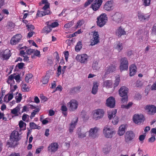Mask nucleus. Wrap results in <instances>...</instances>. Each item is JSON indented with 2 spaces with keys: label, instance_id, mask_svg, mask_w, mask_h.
Returning <instances> with one entry per match:
<instances>
[{
  "label": "nucleus",
  "instance_id": "30",
  "mask_svg": "<svg viewBox=\"0 0 156 156\" xmlns=\"http://www.w3.org/2000/svg\"><path fill=\"white\" fill-rule=\"evenodd\" d=\"M50 75V73L49 72L46 73L45 76L43 78L42 81L43 84H46L48 82Z\"/></svg>",
  "mask_w": 156,
  "mask_h": 156
},
{
  "label": "nucleus",
  "instance_id": "34",
  "mask_svg": "<svg viewBox=\"0 0 156 156\" xmlns=\"http://www.w3.org/2000/svg\"><path fill=\"white\" fill-rule=\"evenodd\" d=\"M117 113V110L114 109L112 111L109 112H108V118L109 119H111L115 117V114Z\"/></svg>",
  "mask_w": 156,
  "mask_h": 156
},
{
  "label": "nucleus",
  "instance_id": "29",
  "mask_svg": "<svg viewBox=\"0 0 156 156\" xmlns=\"http://www.w3.org/2000/svg\"><path fill=\"white\" fill-rule=\"evenodd\" d=\"M11 55V54L10 50L7 49L5 50L4 51L2 57L5 59H8Z\"/></svg>",
  "mask_w": 156,
  "mask_h": 156
},
{
  "label": "nucleus",
  "instance_id": "43",
  "mask_svg": "<svg viewBox=\"0 0 156 156\" xmlns=\"http://www.w3.org/2000/svg\"><path fill=\"white\" fill-rule=\"evenodd\" d=\"M33 76L31 74H27L25 78V80L26 82L28 83L29 81V80L31 79Z\"/></svg>",
  "mask_w": 156,
  "mask_h": 156
},
{
  "label": "nucleus",
  "instance_id": "55",
  "mask_svg": "<svg viewBox=\"0 0 156 156\" xmlns=\"http://www.w3.org/2000/svg\"><path fill=\"white\" fill-rule=\"evenodd\" d=\"M155 140V138L154 135H152V136L148 139V142L151 143L154 142Z\"/></svg>",
  "mask_w": 156,
  "mask_h": 156
},
{
  "label": "nucleus",
  "instance_id": "62",
  "mask_svg": "<svg viewBox=\"0 0 156 156\" xmlns=\"http://www.w3.org/2000/svg\"><path fill=\"white\" fill-rule=\"evenodd\" d=\"M34 51V49H30L27 50L26 51V54L30 55L31 54L33 53Z\"/></svg>",
  "mask_w": 156,
  "mask_h": 156
},
{
  "label": "nucleus",
  "instance_id": "54",
  "mask_svg": "<svg viewBox=\"0 0 156 156\" xmlns=\"http://www.w3.org/2000/svg\"><path fill=\"white\" fill-rule=\"evenodd\" d=\"M93 0H87V1L85 2L84 4V7H87L91 3Z\"/></svg>",
  "mask_w": 156,
  "mask_h": 156
},
{
  "label": "nucleus",
  "instance_id": "3",
  "mask_svg": "<svg viewBox=\"0 0 156 156\" xmlns=\"http://www.w3.org/2000/svg\"><path fill=\"white\" fill-rule=\"evenodd\" d=\"M135 136V134L131 130L126 131L124 135L125 141L129 143L133 140Z\"/></svg>",
  "mask_w": 156,
  "mask_h": 156
},
{
  "label": "nucleus",
  "instance_id": "16",
  "mask_svg": "<svg viewBox=\"0 0 156 156\" xmlns=\"http://www.w3.org/2000/svg\"><path fill=\"white\" fill-rule=\"evenodd\" d=\"M22 38L20 34H17L13 36L10 41V43L12 45H16L17 44Z\"/></svg>",
  "mask_w": 156,
  "mask_h": 156
},
{
  "label": "nucleus",
  "instance_id": "31",
  "mask_svg": "<svg viewBox=\"0 0 156 156\" xmlns=\"http://www.w3.org/2000/svg\"><path fill=\"white\" fill-rule=\"evenodd\" d=\"M125 126L124 125H121L119 128L118 133L120 136L123 135L125 132Z\"/></svg>",
  "mask_w": 156,
  "mask_h": 156
},
{
  "label": "nucleus",
  "instance_id": "35",
  "mask_svg": "<svg viewBox=\"0 0 156 156\" xmlns=\"http://www.w3.org/2000/svg\"><path fill=\"white\" fill-rule=\"evenodd\" d=\"M138 16L139 20L141 21H144L149 18V16H146L144 15V14L140 13H138Z\"/></svg>",
  "mask_w": 156,
  "mask_h": 156
},
{
  "label": "nucleus",
  "instance_id": "22",
  "mask_svg": "<svg viewBox=\"0 0 156 156\" xmlns=\"http://www.w3.org/2000/svg\"><path fill=\"white\" fill-rule=\"evenodd\" d=\"M126 32L124 29H123L121 27H119L117 30L116 32V35L119 37H121L122 35L126 34Z\"/></svg>",
  "mask_w": 156,
  "mask_h": 156
},
{
  "label": "nucleus",
  "instance_id": "12",
  "mask_svg": "<svg viewBox=\"0 0 156 156\" xmlns=\"http://www.w3.org/2000/svg\"><path fill=\"white\" fill-rule=\"evenodd\" d=\"M93 37L91 41L90 45H94L99 42V35L98 32L94 31L93 33Z\"/></svg>",
  "mask_w": 156,
  "mask_h": 156
},
{
  "label": "nucleus",
  "instance_id": "63",
  "mask_svg": "<svg viewBox=\"0 0 156 156\" xmlns=\"http://www.w3.org/2000/svg\"><path fill=\"white\" fill-rule=\"evenodd\" d=\"M72 26V23L71 22L65 24V25H64V27L66 28H68L71 27Z\"/></svg>",
  "mask_w": 156,
  "mask_h": 156
},
{
  "label": "nucleus",
  "instance_id": "24",
  "mask_svg": "<svg viewBox=\"0 0 156 156\" xmlns=\"http://www.w3.org/2000/svg\"><path fill=\"white\" fill-rule=\"evenodd\" d=\"M136 67L133 64L129 67V75L131 76H134L136 73Z\"/></svg>",
  "mask_w": 156,
  "mask_h": 156
},
{
  "label": "nucleus",
  "instance_id": "56",
  "mask_svg": "<svg viewBox=\"0 0 156 156\" xmlns=\"http://www.w3.org/2000/svg\"><path fill=\"white\" fill-rule=\"evenodd\" d=\"M27 111H28V108L27 107V106L25 105L23 107V109L21 112H19V113L20 114H21V113H23L24 112Z\"/></svg>",
  "mask_w": 156,
  "mask_h": 156
},
{
  "label": "nucleus",
  "instance_id": "9",
  "mask_svg": "<svg viewBox=\"0 0 156 156\" xmlns=\"http://www.w3.org/2000/svg\"><path fill=\"white\" fill-rule=\"evenodd\" d=\"M98 129L96 127L90 129L89 131V136L93 139L98 137Z\"/></svg>",
  "mask_w": 156,
  "mask_h": 156
},
{
  "label": "nucleus",
  "instance_id": "45",
  "mask_svg": "<svg viewBox=\"0 0 156 156\" xmlns=\"http://www.w3.org/2000/svg\"><path fill=\"white\" fill-rule=\"evenodd\" d=\"M15 74L14 73L13 74L11 75L10 76H9L8 79V80L7 81V82L8 84L10 83V82H9V80H13L14 78V75H15Z\"/></svg>",
  "mask_w": 156,
  "mask_h": 156
},
{
  "label": "nucleus",
  "instance_id": "2",
  "mask_svg": "<svg viewBox=\"0 0 156 156\" xmlns=\"http://www.w3.org/2000/svg\"><path fill=\"white\" fill-rule=\"evenodd\" d=\"M97 23L98 26L100 27H102L107 22L108 18L105 14L102 13L97 17Z\"/></svg>",
  "mask_w": 156,
  "mask_h": 156
},
{
  "label": "nucleus",
  "instance_id": "11",
  "mask_svg": "<svg viewBox=\"0 0 156 156\" xmlns=\"http://www.w3.org/2000/svg\"><path fill=\"white\" fill-rule=\"evenodd\" d=\"M145 108L147 110V113L149 115H152L156 113V106L154 105H147Z\"/></svg>",
  "mask_w": 156,
  "mask_h": 156
},
{
  "label": "nucleus",
  "instance_id": "26",
  "mask_svg": "<svg viewBox=\"0 0 156 156\" xmlns=\"http://www.w3.org/2000/svg\"><path fill=\"white\" fill-rule=\"evenodd\" d=\"M121 16L120 13H116L113 16L112 19L114 21L119 23L121 21Z\"/></svg>",
  "mask_w": 156,
  "mask_h": 156
},
{
  "label": "nucleus",
  "instance_id": "36",
  "mask_svg": "<svg viewBox=\"0 0 156 156\" xmlns=\"http://www.w3.org/2000/svg\"><path fill=\"white\" fill-rule=\"evenodd\" d=\"M81 87L78 86L72 88L70 90V92L72 93H77L80 92Z\"/></svg>",
  "mask_w": 156,
  "mask_h": 156
},
{
  "label": "nucleus",
  "instance_id": "52",
  "mask_svg": "<svg viewBox=\"0 0 156 156\" xmlns=\"http://www.w3.org/2000/svg\"><path fill=\"white\" fill-rule=\"evenodd\" d=\"M151 33L152 35H156V24H155L153 27Z\"/></svg>",
  "mask_w": 156,
  "mask_h": 156
},
{
  "label": "nucleus",
  "instance_id": "5",
  "mask_svg": "<svg viewBox=\"0 0 156 156\" xmlns=\"http://www.w3.org/2000/svg\"><path fill=\"white\" fill-rule=\"evenodd\" d=\"M87 132L88 130L86 128L83 127L77 129L76 134L78 136V137L83 138L86 137L87 136L86 133Z\"/></svg>",
  "mask_w": 156,
  "mask_h": 156
},
{
  "label": "nucleus",
  "instance_id": "51",
  "mask_svg": "<svg viewBox=\"0 0 156 156\" xmlns=\"http://www.w3.org/2000/svg\"><path fill=\"white\" fill-rule=\"evenodd\" d=\"M26 27H27L28 30V31L33 30L34 29V26L32 25H27Z\"/></svg>",
  "mask_w": 156,
  "mask_h": 156
},
{
  "label": "nucleus",
  "instance_id": "14",
  "mask_svg": "<svg viewBox=\"0 0 156 156\" xmlns=\"http://www.w3.org/2000/svg\"><path fill=\"white\" fill-rule=\"evenodd\" d=\"M21 136L18 132L16 130H14L11 133L10 139L12 140H14L19 141L21 139Z\"/></svg>",
  "mask_w": 156,
  "mask_h": 156
},
{
  "label": "nucleus",
  "instance_id": "42",
  "mask_svg": "<svg viewBox=\"0 0 156 156\" xmlns=\"http://www.w3.org/2000/svg\"><path fill=\"white\" fill-rule=\"evenodd\" d=\"M143 85V82L140 80H137L136 83V86L137 87L141 88Z\"/></svg>",
  "mask_w": 156,
  "mask_h": 156
},
{
  "label": "nucleus",
  "instance_id": "18",
  "mask_svg": "<svg viewBox=\"0 0 156 156\" xmlns=\"http://www.w3.org/2000/svg\"><path fill=\"white\" fill-rule=\"evenodd\" d=\"M58 145L56 143H53L51 144L48 146V150L50 152H55L58 148Z\"/></svg>",
  "mask_w": 156,
  "mask_h": 156
},
{
  "label": "nucleus",
  "instance_id": "50",
  "mask_svg": "<svg viewBox=\"0 0 156 156\" xmlns=\"http://www.w3.org/2000/svg\"><path fill=\"white\" fill-rule=\"evenodd\" d=\"M59 24L57 22H55L49 24V26L51 28H54L55 27H57L58 25Z\"/></svg>",
  "mask_w": 156,
  "mask_h": 156
},
{
  "label": "nucleus",
  "instance_id": "15",
  "mask_svg": "<svg viewBox=\"0 0 156 156\" xmlns=\"http://www.w3.org/2000/svg\"><path fill=\"white\" fill-rule=\"evenodd\" d=\"M144 120V116L142 115H135L133 117V122L136 124H140L143 122Z\"/></svg>",
  "mask_w": 156,
  "mask_h": 156
},
{
  "label": "nucleus",
  "instance_id": "38",
  "mask_svg": "<svg viewBox=\"0 0 156 156\" xmlns=\"http://www.w3.org/2000/svg\"><path fill=\"white\" fill-rule=\"evenodd\" d=\"M116 69V67L115 66H111L107 69L106 72V73L108 74L110 73L114 72Z\"/></svg>",
  "mask_w": 156,
  "mask_h": 156
},
{
  "label": "nucleus",
  "instance_id": "4",
  "mask_svg": "<svg viewBox=\"0 0 156 156\" xmlns=\"http://www.w3.org/2000/svg\"><path fill=\"white\" fill-rule=\"evenodd\" d=\"M103 132L105 136L107 138H111L113 134L115 133V132L112 129L107 126L104 127Z\"/></svg>",
  "mask_w": 156,
  "mask_h": 156
},
{
  "label": "nucleus",
  "instance_id": "25",
  "mask_svg": "<svg viewBox=\"0 0 156 156\" xmlns=\"http://www.w3.org/2000/svg\"><path fill=\"white\" fill-rule=\"evenodd\" d=\"M111 149V145L108 143L103 148V151L105 154H107L109 153Z\"/></svg>",
  "mask_w": 156,
  "mask_h": 156
},
{
  "label": "nucleus",
  "instance_id": "27",
  "mask_svg": "<svg viewBox=\"0 0 156 156\" xmlns=\"http://www.w3.org/2000/svg\"><path fill=\"white\" fill-rule=\"evenodd\" d=\"M46 24L47 26L44 28L42 31L43 33L47 34L51 31V29L49 26V22H46Z\"/></svg>",
  "mask_w": 156,
  "mask_h": 156
},
{
  "label": "nucleus",
  "instance_id": "33",
  "mask_svg": "<svg viewBox=\"0 0 156 156\" xmlns=\"http://www.w3.org/2000/svg\"><path fill=\"white\" fill-rule=\"evenodd\" d=\"M112 85V81L111 80H106L104 82L103 86L106 88H111Z\"/></svg>",
  "mask_w": 156,
  "mask_h": 156
},
{
  "label": "nucleus",
  "instance_id": "46",
  "mask_svg": "<svg viewBox=\"0 0 156 156\" xmlns=\"http://www.w3.org/2000/svg\"><path fill=\"white\" fill-rule=\"evenodd\" d=\"M143 5L145 6H149L150 4L151 0H142Z\"/></svg>",
  "mask_w": 156,
  "mask_h": 156
},
{
  "label": "nucleus",
  "instance_id": "53",
  "mask_svg": "<svg viewBox=\"0 0 156 156\" xmlns=\"http://www.w3.org/2000/svg\"><path fill=\"white\" fill-rule=\"evenodd\" d=\"M24 65V63L22 62H21L18 63L16 66H18L19 69H22Z\"/></svg>",
  "mask_w": 156,
  "mask_h": 156
},
{
  "label": "nucleus",
  "instance_id": "10",
  "mask_svg": "<svg viewBox=\"0 0 156 156\" xmlns=\"http://www.w3.org/2000/svg\"><path fill=\"white\" fill-rule=\"evenodd\" d=\"M115 99L112 96L109 97L106 100V105L110 108H114L115 105Z\"/></svg>",
  "mask_w": 156,
  "mask_h": 156
},
{
  "label": "nucleus",
  "instance_id": "60",
  "mask_svg": "<svg viewBox=\"0 0 156 156\" xmlns=\"http://www.w3.org/2000/svg\"><path fill=\"white\" fill-rule=\"evenodd\" d=\"M84 23V21L83 20H80L78 21L77 23V27H80Z\"/></svg>",
  "mask_w": 156,
  "mask_h": 156
},
{
  "label": "nucleus",
  "instance_id": "23",
  "mask_svg": "<svg viewBox=\"0 0 156 156\" xmlns=\"http://www.w3.org/2000/svg\"><path fill=\"white\" fill-rule=\"evenodd\" d=\"M98 59H94L92 64V67L93 70H98L100 68V65L98 64L99 62Z\"/></svg>",
  "mask_w": 156,
  "mask_h": 156
},
{
  "label": "nucleus",
  "instance_id": "6",
  "mask_svg": "<svg viewBox=\"0 0 156 156\" xmlns=\"http://www.w3.org/2000/svg\"><path fill=\"white\" fill-rule=\"evenodd\" d=\"M104 113V111L102 109L96 110L93 114V118L95 120L99 119L103 117Z\"/></svg>",
  "mask_w": 156,
  "mask_h": 156
},
{
  "label": "nucleus",
  "instance_id": "32",
  "mask_svg": "<svg viewBox=\"0 0 156 156\" xmlns=\"http://www.w3.org/2000/svg\"><path fill=\"white\" fill-rule=\"evenodd\" d=\"M98 85L97 82H94L93 83V86L92 88V93L94 94H95L98 90Z\"/></svg>",
  "mask_w": 156,
  "mask_h": 156
},
{
  "label": "nucleus",
  "instance_id": "19",
  "mask_svg": "<svg viewBox=\"0 0 156 156\" xmlns=\"http://www.w3.org/2000/svg\"><path fill=\"white\" fill-rule=\"evenodd\" d=\"M19 143L18 141L14 140H11L10 139H9V141L7 142L6 144L7 145H9V147L13 148L15 147Z\"/></svg>",
  "mask_w": 156,
  "mask_h": 156
},
{
  "label": "nucleus",
  "instance_id": "47",
  "mask_svg": "<svg viewBox=\"0 0 156 156\" xmlns=\"http://www.w3.org/2000/svg\"><path fill=\"white\" fill-rule=\"evenodd\" d=\"M112 122L114 125H116L118 122L119 121V119L118 118L117 116H115L112 119Z\"/></svg>",
  "mask_w": 156,
  "mask_h": 156
},
{
  "label": "nucleus",
  "instance_id": "44",
  "mask_svg": "<svg viewBox=\"0 0 156 156\" xmlns=\"http://www.w3.org/2000/svg\"><path fill=\"white\" fill-rule=\"evenodd\" d=\"M40 109L38 108H36L35 110L33 111V112L31 113V115L30 116V118L32 119L34 117L35 115L37 114V112H39Z\"/></svg>",
  "mask_w": 156,
  "mask_h": 156
},
{
  "label": "nucleus",
  "instance_id": "59",
  "mask_svg": "<svg viewBox=\"0 0 156 156\" xmlns=\"http://www.w3.org/2000/svg\"><path fill=\"white\" fill-rule=\"evenodd\" d=\"M61 70H62V67L60 66H59L57 69V75H58V76H59L60 75L61 73Z\"/></svg>",
  "mask_w": 156,
  "mask_h": 156
},
{
  "label": "nucleus",
  "instance_id": "39",
  "mask_svg": "<svg viewBox=\"0 0 156 156\" xmlns=\"http://www.w3.org/2000/svg\"><path fill=\"white\" fill-rule=\"evenodd\" d=\"M82 47V43L80 41H79L75 47V51L77 52L79 51Z\"/></svg>",
  "mask_w": 156,
  "mask_h": 156
},
{
  "label": "nucleus",
  "instance_id": "1",
  "mask_svg": "<svg viewBox=\"0 0 156 156\" xmlns=\"http://www.w3.org/2000/svg\"><path fill=\"white\" fill-rule=\"evenodd\" d=\"M128 88L125 86L121 87L119 90V94L121 97H122L121 101L123 103L127 102L128 100Z\"/></svg>",
  "mask_w": 156,
  "mask_h": 156
},
{
  "label": "nucleus",
  "instance_id": "7",
  "mask_svg": "<svg viewBox=\"0 0 156 156\" xmlns=\"http://www.w3.org/2000/svg\"><path fill=\"white\" fill-rule=\"evenodd\" d=\"M120 69L121 71L128 69V62L127 59L126 58H121L120 61Z\"/></svg>",
  "mask_w": 156,
  "mask_h": 156
},
{
  "label": "nucleus",
  "instance_id": "20",
  "mask_svg": "<svg viewBox=\"0 0 156 156\" xmlns=\"http://www.w3.org/2000/svg\"><path fill=\"white\" fill-rule=\"evenodd\" d=\"M104 9L107 11H110L113 9V4L111 1L107 2L104 6Z\"/></svg>",
  "mask_w": 156,
  "mask_h": 156
},
{
  "label": "nucleus",
  "instance_id": "64",
  "mask_svg": "<svg viewBox=\"0 0 156 156\" xmlns=\"http://www.w3.org/2000/svg\"><path fill=\"white\" fill-rule=\"evenodd\" d=\"M40 98L42 100V101H41L42 102L43 101V102H44L45 101H47L48 99L47 98H46L45 96H44L43 95H41Z\"/></svg>",
  "mask_w": 156,
  "mask_h": 156
},
{
  "label": "nucleus",
  "instance_id": "61",
  "mask_svg": "<svg viewBox=\"0 0 156 156\" xmlns=\"http://www.w3.org/2000/svg\"><path fill=\"white\" fill-rule=\"evenodd\" d=\"M19 127L20 129L23 128L24 124H25V126H26V124L25 123L23 122L21 120L19 122Z\"/></svg>",
  "mask_w": 156,
  "mask_h": 156
},
{
  "label": "nucleus",
  "instance_id": "37",
  "mask_svg": "<svg viewBox=\"0 0 156 156\" xmlns=\"http://www.w3.org/2000/svg\"><path fill=\"white\" fill-rule=\"evenodd\" d=\"M29 125L31 129H39L41 128L40 126H38L33 122H30Z\"/></svg>",
  "mask_w": 156,
  "mask_h": 156
},
{
  "label": "nucleus",
  "instance_id": "28",
  "mask_svg": "<svg viewBox=\"0 0 156 156\" xmlns=\"http://www.w3.org/2000/svg\"><path fill=\"white\" fill-rule=\"evenodd\" d=\"M20 105H18L15 108L11 110V113L15 115V116H18L19 114L18 112H19L20 110Z\"/></svg>",
  "mask_w": 156,
  "mask_h": 156
},
{
  "label": "nucleus",
  "instance_id": "57",
  "mask_svg": "<svg viewBox=\"0 0 156 156\" xmlns=\"http://www.w3.org/2000/svg\"><path fill=\"white\" fill-rule=\"evenodd\" d=\"M120 81V78L118 77L116 78L114 84V87L117 86L119 84Z\"/></svg>",
  "mask_w": 156,
  "mask_h": 156
},
{
  "label": "nucleus",
  "instance_id": "17",
  "mask_svg": "<svg viewBox=\"0 0 156 156\" xmlns=\"http://www.w3.org/2000/svg\"><path fill=\"white\" fill-rule=\"evenodd\" d=\"M68 105H69L70 110L74 111L77 108L78 103L76 100L72 99L68 103Z\"/></svg>",
  "mask_w": 156,
  "mask_h": 156
},
{
  "label": "nucleus",
  "instance_id": "40",
  "mask_svg": "<svg viewBox=\"0 0 156 156\" xmlns=\"http://www.w3.org/2000/svg\"><path fill=\"white\" fill-rule=\"evenodd\" d=\"M116 48L119 52L120 51L123 49L122 44L119 42H118Z\"/></svg>",
  "mask_w": 156,
  "mask_h": 156
},
{
  "label": "nucleus",
  "instance_id": "41",
  "mask_svg": "<svg viewBox=\"0 0 156 156\" xmlns=\"http://www.w3.org/2000/svg\"><path fill=\"white\" fill-rule=\"evenodd\" d=\"M50 12L49 10H45L44 11H38V12H37V16L39 15V13H40L41 15V16H45L46 15L48 14Z\"/></svg>",
  "mask_w": 156,
  "mask_h": 156
},
{
  "label": "nucleus",
  "instance_id": "13",
  "mask_svg": "<svg viewBox=\"0 0 156 156\" xmlns=\"http://www.w3.org/2000/svg\"><path fill=\"white\" fill-rule=\"evenodd\" d=\"M102 3V0H95L91 5V7L94 11L98 9Z\"/></svg>",
  "mask_w": 156,
  "mask_h": 156
},
{
  "label": "nucleus",
  "instance_id": "48",
  "mask_svg": "<svg viewBox=\"0 0 156 156\" xmlns=\"http://www.w3.org/2000/svg\"><path fill=\"white\" fill-rule=\"evenodd\" d=\"M16 102L19 103L20 102L22 99L21 94L20 93L16 97Z\"/></svg>",
  "mask_w": 156,
  "mask_h": 156
},
{
  "label": "nucleus",
  "instance_id": "21",
  "mask_svg": "<svg viewBox=\"0 0 156 156\" xmlns=\"http://www.w3.org/2000/svg\"><path fill=\"white\" fill-rule=\"evenodd\" d=\"M77 120L78 118H75L73 119L72 122L70 123L69 127V132L71 133L73 132V129L75 128V126L76 125Z\"/></svg>",
  "mask_w": 156,
  "mask_h": 156
},
{
  "label": "nucleus",
  "instance_id": "8",
  "mask_svg": "<svg viewBox=\"0 0 156 156\" xmlns=\"http://www.w3.org/2000/svg\"><path fill=\"white\" fill-rule=\"evenodd\" d=\"M88 56L86 54L81 55H78L76 57V59L82 63H85L87 62Z\"/></svg>",
  "mask_w": 156,
  "mask_h": 156
},
{
  "label": "nucleus",
  "instance_id": "49",
  "mask_svg": "<svg viewBox=\"0 0 156 156\" xmlns=\"http://www.w3.org/2000/svg\"><path fill=\"white\" fill-rule=\"evenodd\" d=\"M22 87L23 91L26 92L29 90V88L27 87V85L26 84L22 85Z\"/></svg>",
  "mask_w": 156,
  "mask_h": 156
},
{
  "label": "nucleus",
  "instance_id": "58",
  "mask_svg": "<svg viewBox=\"0 0 156 156\" xmlns=\"http://www.w3.org/2000/svg\"><path fill=\"white\" fill-rule=\"evenodd\" d=\"M14 26V24L12 22H9L8 23L6 26L8 28H13Z\"/></svg>",
  "mask_w": 156,
  "mask_h": 156
}]
</instances>
